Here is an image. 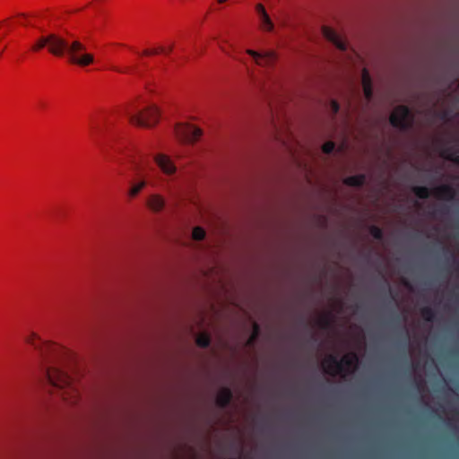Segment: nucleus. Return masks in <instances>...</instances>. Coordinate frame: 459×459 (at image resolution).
<instances>
[{"mask_svg":"<svg viewBox=\"0 0 459 459\" xmlns=\"http://www.w3.org/2000/svg\"><path fill=\"white\" fill-rule=\"evenodd\" d=\"M260 327L257 324H254L253 333L247 341V346L253 347L259 336Z\"/></svg>","mask_w":459,"mask_h":459,"instance_id":"obj_19","label":"nucleus"},{"mask_svg":"<svg viewBox=\"0 0 459 459\" xmlns=\"http://www.w3.org/2000/svg\"><path fill=\"white\" fill-rule=\"evenodd\" d=\"M403 332H404V335H405V337H404V346L406 347L407 344H408V341H409V335H408L407 330H404Z\"/></svg>","mask_w":459,"mask_h":459,"instance_id":"obj_32","label":"nucleus"},{"mask_svg":"<svg viewBox=\"0 0 459 459\" xmlns=\"http://www.w3.org/2000/svg\"><path fill=\"white\" fill-rule=\"evenodd\" d=\"M365 182L366 176L364 174L350 176L343 179V184L349 186L360 187L365 184Z\"/></svg>","mask_w":459,"mask_h":459,"instance_id":"obj_15","label":"nucleus"},{"mask_svg":"<svg viewBox=\"0 0 459 459\" xmlns=\"http://www.w3.org/2000/svg\"><path fill=\"white\" fill-rule=\"evenodd\" d=\"M26 342L39 351L41 371L51 387L60 392L64 400L76 403L80 398L79 389L64 370L65 367L73 363L74 355L58 344L41 341L35 333L30 334Z\"/></svg>","mask_w":459,"mask_h":459,"instance_id":"obj_1","label":"nucleus"},{"mask_svg":"<svg viewBox=\"0 0 459 459\" xmlns=\"http://www.w3.org/2000/svg\"><path fill=\"white\" fill-rule=\"evenodd\" d=\"M133 162V176L129 180L130 187L127 191L129 198H135L148 184L144 166L138 161Z\"/></svg>","mask_w":459,"mask_h":459,"instance_id":"obj_5","label":"nucleus"},{"mask_svg":"<svg viewBox=\"0 0 459 459\" xmlns=\"http://www.w3.org/2000/svg\"><path fill=\"white\" fill-rule=\"evenodd\" d=\"M447 212H448V211H447L446 208H442V209H440V210L438 211V212H439V213H441V214H446V213H447Z\"/></svg>","mask_w":459,"mask_h":459,"instance_id":"obj_33","label":"nucleus"},{"mask_svg":"<svg viewBox=\"0 0 459 459\" xmlns=\"http://www.w3.org/2000/svg\"><path fill=\"white\" fill-rule=\"evenodd\" d=\"M332 322H333L332 316H331V315L328 314V315L322 316L319 319L318 324L321 328L328 329L332 325Z\"/></svg>","mask_w":459,"mask_h":459,"instance_id":"obj_23","label":"nucleus"},{"mask_svg":"<svg viewBox=\"0 0 459 459\" xmlns=\"http://www.w3.org/2000/svg\"><path fill=\"white\" fill-rule=\"evenodd\" d=\"M334 148H335L334 143L332 141H328L323 144L322 151L325 154H331L333 152Z\"/></svg>","mask_w":459,"mask_h":459,"instance_id":"obj_25","label":"nucleus"},{"mask_svg":"<svg viewBox=\"0 0 459 459\" xmlns=\"http://www.w3.org/2000/svg\"><path fill=\"white\" fill-rule=\"evenodd\" d=\"M403 320H404V318H402L400 315L395 314L394 316L392 319V323L394 325L399 326Z\"/></svg>","mask_w":459,"mask_h":459,"instance_id":"obj_29","label":"nucleus"},{"mask_svg":"<svg viewBox=\"0 0 459 459\" xmlns=\"http://www.w3.org/2000/svg\"><path fill=\"white\" fill-rule=\"evenodd\" d=\"M361 82L365 98L368 100H370L373 97L372 80L368 71L366 68L362 70Z\"/></svg>","mask_w":459,"mask_h":459,"instance_id":"obj_13","label":"nucleus"},{"mask_svg":"<svg viewBox=\"0 0 459 459\" xmlns=\"http://www.w3.org/2000/svg\"><path fill=\"white\" fill-rule=\"evenodd\" d=\"M322 33L324 37L330 42H332L338 49L346 50V43L341 39L339 34L333 29L324 26L322 28Z\"/></svg>","mask_w":459,"mask_h":459,"instance_id":"obj_9","label":"nucleus"},{"mask_svg":"<svg viewBox=\"0 0 459 459\" xmlns=\"http://www.w3.org/2000/svg\"><path fill=\"white\" fill-rule=\"evenodd\" d=\"M433 194L438 199L451 201L455 199L456 191L452 186L444 184L436 187Z\"/></svg>","mask_w":459,"mask_h":459,"instance_id":"obj_11","label":"nucleus"},{"mask_svg":"<svg viewBox=\"0 0 459 459\" xmlns=\"http://www.w3.org/2000/svg\"><path fill=\"white\" fill-rule=\"evenodd\" d=\"M173 49V46H170L169 48H168V53L171 52Z\"/></svg>","mask_w":459,"mask_h":459,"instance_id":"obj_34","label":"nucleus"},{"mask_svg":"<svg viewBox=\"0 0 459 459\" xmlns=\"http://www.w3.org/2000/svg\"><path fill=\"white\" fill-rule=\"evenodd\" d=\"M359 358L355 353L344 355L341 360L334 355H329L323 362V368L326 374L335 376L356 368Z\"/></svg>","mask_w":459,"mask_h":459,"instance_id":"obj_4","label":"nucleus"},{"mask_svg":"<svg viewBox=\"0 0 459 459\" xmlns=\"http://www.w3.org/2000/svg\"><path fill=\"white\" fill-rule=\"evenodd\" d=\"M412 192L420 199H427L430 195V191L427 186H414Z\"/></svg>","mask_w":459,"mask_h":459,"instance_id":"obj_18","label":"nucleus"},{"mask_svg":"<svg viewBox=\"0 0 459 459\" xmlns=\"http://www.w3.org/2000/svg\"><path fill=\"white\" fill-rule=\"evenodd\" d=\"M126 116L133 125L142 127H152L159 122L160 111L153 105L143 110H138L136 108L132 107L126 110Z\"/></svg>","mask_w":459,"mask_h":459,"instance_id":"obj_3","label":"nucleus"},{"mask_svg":"<svg viewBox=\"0 0 459 459\" xmlns=\"http://www.w3.org/2000/svg\"><path fill=\"white\" fill-rule=\"evenodd\" d=\"M154 160L161 171L166 175H173L177 168L170 160V158L165 154H158L154 157Z\"/></svg>","mask_w":459,"mask_h":459,"instance_id":"obj_10","label":"nucleus"},{"mask_svg":"<svg viewBox=\"0 0 459 459\" xmlns=\"http://www.w3.org/2000/svg\"><path fill=\"white\" fill-rule=\"evenodd\" d=\"M420 315L422 318L429 323H432L436 319V311L430 307H424L420 309Z\"/></svg>","mask_w":459,"mask_h":459,"instance_id":"obj_17","label":"nucleus"},{"mask_svg":"<svg viewBox=\"0 0 459 459\" xmlns=\"http://www.w3.org/2000/svg\"><path fill=\"white\" fill-rule=\"evenodd\" d=\"M260 20L262 27L264 30L273 31L274 25L268 13L264 14V16H261Z\"/></svg>","mask_w":459,"mask_h":459,"instance_id":"obj_21","label":"nucleus"},{"mask_svg":"<svg viewBox=\"0 0 459 459\" xmlns=\"http://www.w3.org/2000/svg\"><path fill=\"white\" fill-rule=\"evenodd\" d=\"M457 150L455 149V147H445L441 151V157L447 160H451L456 164H459V155L456 154Z\"/></svg>","mask_w":459,"mask_h":459,"instance_id":"obj_16","label":"nucleus"},{"mask_svg":"<svg viewBox=\"0 0 459 459\" xmlns=\"http://www.w3.org/2000/svg\"><path fill=\"white\" fill-rule=\"evenodd\" d=\"M192 237L195 240H203L205 237V231L201 227H195L193 230Z\"/></svg>","mask_w":459,"mask_h":459,"instance_id":"obj_24","label":"nucleus"},{"mask_svg":"<svg viewBox=\"0 0 459 459\" xmlns=\"http://www.w3.org/2000/svg\"><path fill=\"white\" fill-rule=\"evenodd\" d=\"M371 236L377 240H382L384 238L383 230L377 226H371L369 229Z\"/></svg>","mask_w":459,"mask_h":459,"instance_id":"obj_22","label":"nucleus"},{"mask_svg":"<svg viewBox=\"0 0 459 459\" xmlns=\"http://www.w3.org/2000/svg\"><path fill=\"white\" fill-rule=\"evenodd\" d=\"M176 134L181 140L194 143L202 135V131L200 128L192 125H178L176 127Z\"/></svg>","mask_w":459,"mask_h":459,"instance_id":"obj_7","label":"nucleus"},{"mask_svg":"<svg viewBox=\"0 0 459 459\" xmlns=\"http://www.w3.org/2000/svg\"><path fill=\"white\" fill-rule=\"evenodd\" d=\"M247 54L251 56L256 65L260 66H271L276 60V55L273 51H266L264 54H260L255 50L247 49Z\"/></svg>","mask_w":459,"mask_h":459,"instance_id":"obj_8","label":"nucleus"},{"mask_svg":"<svg viewBox=\"0 0 459 459\" xmlns=\"http://www.w3.org/2000/svg\"><path fill=\"white\" fill-rule=\"evenodd\" d=\"M148 206L154 212H160L165 205L164 199L159 195H152L147 202Z\"/></svg>","mask_w":459,"mask_h":459,"instance_id":"obj_14","label":"nucleus"},{"mask_svg":"<svg viewBox=\"0 0 459 459\" xmlns=\"http://www.w3.org/2000/svg\"><path fill=\"white\" fill-rule=\"evenodd\" d=\"M195 342L201 348H208L211 343V339L208 334L202 333L196 337Z\"/></svg>","mask_w":459,"mask_h":459,"instance_id":"obj_20","label":"nucleus"},{"mask_svg":"<svg viewBox=\"0 0 459 459\" xmlns=\"http://www.w3.org/2000/svg\"><path fill=\"white\" fill-rule=\"evenodd\" d=\"M217 1H218V3H220V4H223V3H224V2H226L227 0H217Z\"/></svg>","mask_w":459,"mask_h":459,"instance_id":"obj_35","label":"nucleus"},{"mask_svg":"<svg viewBox=\"0 0 459 459\" xmlns=\"http://www.w3.org/2000/svg\"><path fill=\"white\" fill-rule=\"evenodd\" d=\"M48 47L50 54L62 57L66 56L71 64L84 67L94 63L92 54L86 52V46L77 39H64L51 33L40 37L32 46V50L39 51Z\"/></svg>","mask_w":459,"mask_h":459,"instance_id":"obj_2","label":"nucleus"},{"mask_svg":"<svg viewBox=\"0 0 459 459\" xmlns=\"http://www.w3.org/2000/svg\"><path fill=\"white\" fill-rule=\"evenodd\" d=\"M389 120L392 126L402 131H407L411 128L414 117L407 106L400 105L394 108Z\"/></svg>","mask_w":459,"mask_h":459,"instance_id":"obj_6","label":"nucleus"},{"mask_svg":"<svg viewBox=\"0 0 459 459\" xmlns=\"http://www.w3.org/2000/svg\"><path fill=\"white\" fill-rule=\"evenodd\" d=\"M439 117L441 119H446L448 117V111L445 110V111L440 112Z\"/></svg>","mask_w":459,"mask_h":459,"instance_id":"obj_31","label":"nucleus"},{"mask_svg":"<svg viewBox=\"0 0 459 459\" xmlns=\"http://www.w3.org/2000/svg\"><path fill=\"white\" fill-rule=\"evenodd\" d=\"M113 70L117 71V72H119V73H129V72L132 71V69L129 68V67H126L125 69H120V68L114 67Z\"/></svg>","mask_w":459,"mask_h":459,"instance_id":"obj_30","label":"nucleus"},{"mask_svg":"<svg viewBox=\"0 0 459 459\" xmlns=\"http://www.w3.org/2000/svg\"><path fill=\"white\" fill-rule=\"evenodd\" d=\"M255 10H256V12L258 13V14H259V16H260V17H261V16H264V14H266V13H267V12H266V10H265L264 6L262 4H257L255 5Z\"/></svg>","mask_w":459,"mask_h":459,"instance_id":"obj_28","label":"nucleus"},{"mask_svg":"<svg viewBox=\"0 0 459 459\" xmlns=\"http://www.w3.org/2000/svg\"><path fill=\"white\" fill-rule=\"evenodd\" d=\"M339 109H340L339 103L336 100H331V110H332L333 114L336 115L339 112Z\"/></svg>","mask_w":459,"mask_h":459,"instance_id":"obj_27","label":"nucleus"},{"mask_svg":"<svg viewBox=\"0 0 459 459\" xmlns=\"http://www.w3.org/2000/svg\"><path fill=\"white\" fill-rule=\"evenodd\" d=\"M233 394L229 387H223L220 390L216 397V404L221 409L228 407L232 400Z\"/></svg>","mask_w":459,"mask_h":459,"instance_id":"obj_12","label":"nucleus"},{"mask_svg":"<svg viewBox=\"0 0 459 459\" xmlns=\"http://www.w3.org/2000/svg\"><path fill=\"white\" fill-rule=\"evenodd\" d=\"M166 50L164 48L160 47L157 49H152V50H149V49H146L143 51V55L145 56H150V55H156V54H159V53H165Z\"/></svg>","mask_w":459,"mask_h":459,"instance_id":"obj_26","label":"nucleus"}]
</instances>
